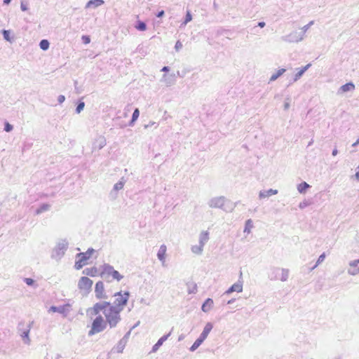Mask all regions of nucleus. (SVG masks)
I'll use <instances>...</instances> for the list:
<instances>
[{
	"instance_id": "nucleus-59",
	"label": "nucleus",
	"mask_w": 359,
	"mask_h": 359,
	"mask_svg": "<svg viewBox=\"0 0 359 359\" xmlns=\"http://www.w3.org/2000/svg\"><path fill=\"white\" fill-rule=\"evenodd\" d=\"M265 22H258V26L261 28H263L264 26H265Z\"/></svg>"
},
{
	"instance_id": "nucleus-20",
	"label": "nucleus",
	"mask_w": 359,
	"mask_h": 359,
	"mask_svg": "<svg viewBox=\"0 0 359 359\" xmlns=\"http://www.w3.org/2000/svg\"><path fill=\"white\" fill-rule=\"evenodd\" d=\"M106 145V139L103 136L98 137L94 144H93V149L97 148L98 149H102Z\"/></svg>"
},
{
	"instance_id": "nucleus-28",
	"label": "nucleus",
	"mask_w": 359,
	"mask_h": 359,
	"mask_svg": "<svg viewBox=\"0 0 359 359\" xmlns=\"http://www.w3.org/2000/svg\"><path fill=\"white\" fill-rule=\"evenodd\" d=\"M310 187V185L306 182H303L298 184L297 190L299 193L304 194L306 192V189Z\"/></svg>"
},
{
	"instance_id": "nucleus-37",
	"label": "nucleus",
	"mask_w": 359,
	"mask_h": 359,
	"mask_svg": "<svg viewBox=\"0 0 359 359\" xmlns=\"http://www.w3.org/2000/svg\"><path fill=\"white\" fill-rule=\"evenodd\" d=\"M49 45H50V43H49L48 41L46 39H43L39 43V46H40L41 49H42L43 50H48L49 48Z\"/></svg>"
},
{
	"instance_id": "nucleus-14",
	"label": "nucleus",
	"mask_w": 359,
	"mask_h": 359,
	"mask_svg": "<svg viewBox=\"0 0 359 359\" xmlns=\"http://www.w3.org/2000/svg\"><path fill=\"white\" fill-rule=\"evenodd\" d=\"M69 307L70 305L69 304L59 306H52L50 307L49 311L57 312L66 316L69 312Z\"/></svg>"
},
{
	"instance_id": "nucleus-48",
	"label": "nucleus",
	"mask_w": 359,
	"mask_h": 359,
	"mask_svg": "<svg viewBox=\"0 0 359 359\" xmlns=\"http://www.w3.org/2000/svg\"><path fill=\"white\" fill-rule=\"evenodd\" d=\"M155 126L156 128L158 127V124L154 122V121H150L148 124H146L144 125V128L147 129L149 127H151V126Z\"/></svg>"
},
{
	"instance_id": "nucleus-9",
	"label": "nucleus",
	"mask_w": 359,
	"mask_h": 359,
	"mask_svg": "<svg viewBox=\"0 0 359 359\" xmlns=\"http://www.w3.org/2000/svg\"><path fill=\"white\" fill-rule=\"evenodd\" d=\"M228 200L224 196L214 197L208 201V205L212 208H221L225 211H228V210L224 208L225 203Z\"/></svg>"
},
{
	"instance_id": "nucleus-19",
	"label": "nucleus",
	"mask_w": 359,
	"mask_h": 359,
	"mask_svg": "<svg viewBox=\"0 0 359 359\" xmlns=\"http://www.w3.org/2000/svg\"><path fill=\"white\" fill-rule=\"evenodd\" d=\"M166 250H167L166 245L163 244L160 246L159 250L157 253L158 259L162 262L163 265L165 263Z\"/></svg>"
},
{
	"instance_id": "nucleus-40",
	"label": "nucleus",
	"mask_w": 359,
	"mask_h": 359,
	"mask_svg": "<svg viewBox=\"0 0 359 359\" xmlns=\"http://www.w3.org/2000/svg\"><path fill=\"white\" fill-rule=\"evenodd\" d=\"M2 34H3L4 39L6 41L11 42V39L10 37V31L9 30L4 29L2 31Z\"/></svg>"
},
{
	"instance_id": "nucleus-26",
	"label": "nucleus",
	"mask_w": 359,
	"mask_h": 359,
	"mask_svg": "<svg viewBox=\"0 0 359 359\" xmlns=\"http://www.w3.org/2000/svg\"><path fill=\"white\" fill-rule=\"evenodd\" d=\"M311 64H308L305 67H304L302 69L299 70L294 75V81H297V80H299L302 76V75L304 74V72L311 67Z\"/></svg>"
},
{
	"instance_id": "nucleus-52",
	"label": "nucleus",
	"mask_w": 359,
	"mask_h": 359,
	"mask_svg": "<svg viewBox=\"0 0 359 359\" xmlns=\"http://www.w3.org/2000/svg\"><path fill=\"white\" fill-rule=\"evenodd\" d=\"M170 335V333H168V334H165V335H163V337H161L159 340L161 341L163 343L167 340V339L169 337V336Z\"/></svg>"
},
{
	"instance_id": "nucleus-44",
	"label": "nucleus",
	"mask_w": 359,
	"mask_h": 359,
	"mask_svg": "<svg viewBox=\"0 0 359 359\" xmlns=\"http://www.w3.org/2000/svg\"><path fill=\"white\" fill-rule=\"evenodd\" d=\"M13 129V126L10 124L8 121H6L4 123V130L7 133H9L11 131H12Z\"/></svg>"
},
{
	"instance_id": "nucleus-47",
	"label": "nucleus",
	"mask_w": 359,
	"mask_h": 359,
	"mask_svg": "<svg viewBox=\"0 0 359 359\" xmlns=\"http://www.w3.org/2000/svg\"><path fill=\"white\" fill-rule=\"evenodd\" d=\"M24 281L28 285H33L34 283V280L32 278H25L24 279Z\"/></svg>"
},
{
	"instance_id": "nucleus-23",
	"label": "nucleus",
	"mask_w": 359,
	"mask_h": 359,
	"mask_svg": "<svg viewBox=\"0 0 359 359\" xmlns=\"http://www.w3.org/2000/svg\"><path fill=\"white\" fill-rule=\"evenodd\" d=\"M355 89V85L352 82L347 83L339 88V93H346L353 91Z\"/></svg>"
},
{
	"instance_id": "nucleus-12",
	"label": "nucleus",
	"mask_w": 359,
	"mask_h": 359,
	"mask_svg": "<svg viewBox=\"0 0 359 359\" xmlns=\"http://www.w3.org/2000/svg\"><path fill=\"white\" fill-rule=\"evenodd\" d=\"M95 294L97 299H106L107 297L104 292V283L102 281H98L95 284Z\"/></svg>"
},
{
	"instance_id": "nucleus-24",
	"label": "nucleus",
	"mask_w": 359,
	"mask_h": 359,
	"mask_svg": "<svg viewBox=\"0 0 359 359\" xmlns=\"http://www.w3.org/2000/svg\"><path fill=\"white\" fill-rule=\"evenodd\" d=\"M209 240V233L208 231H202L199 235V245L204 247Z\"/></svg>"
},
{
	"instance_id": "nucleus-17",
	"label": "nucleus",
	"mask_w": 359,
	"mask_h": 359,
	"mask_svg": "<svg viewBox=\"0 0 359 359\" xmlns=\"http://www.w3.org/2000/svg\"><path fill=\"white\" fill-rule=\"evenodd\" d=\"M175 74H164L161 79V81L165 83L167 86H171L175 83Z\"/></svg>"
},
{
	"instance_id": "nucleus-27",
	"label": "nucleus",
	"mask_w": 359,
	"mask_h": 359,
	"mask_svg": "<svg viewBox=\"0 0 359 359\" xmlns=\"http://www.w3.org/2000/svg\"><path fill=\"white\" fill-rule=\"evenodd\" d=\"M97 268L95 267H92V268H86L83 271V273L86 275V276H95L97 273Z\"/></svg>"
},
{
	"instance_id": "nucleus-16",
	"label": "nucleus",
	"mask_w": 359,
	"mask_h": 359,
	"mask_svg": "<svg viewBox=\"0 0 359 359\" xmlns=\"http://www.w3.org/2000/svg\"><path fill=\"white\" fill-rule=\"evenodd\" d=\"M243 291V282L238 280V282L233 284L225 292L224 294H229L233 292H241Z\"/></svg>"
},
{
	"instance_id": "nucleus-64",
	"label": "nucleus",
	"mask_w": 359,
	"mask_h": 359,
	"mask_svg": "<svg viewBox=\"0 0 359 359\" xmlns=\"http://www.w3.org/2000/svg\"><path fill=\"white\" fill-rule=\"evenodd\" d=\"M32 324H33V321H32V322H31V323L27 325V328H29V330H30V329H31V327H32Z\"/></svg>"
},
{
	"instance_id": "nucleus-34",
	"label": "nucleus",
	"mask_w": 359,
	"mask_h": 359,
	"mask_svg": "<svg viewBox=\"0 0 359 359\" xmlns=\"http://www.w3.org/2000/svg\"><path fill=\"white\" fill-rule=\"evenodd\" d=\"M252 228H253L252 221V219H249L245 222L244 232L250 233L251 231V229Z\"/></svg>"
},
{
	"instance_id": "nucleus-54",
	"label": "nucleus",
	"mask_w": 359,
	"mask_h": 359,
	"mask_svg": "<svg viewBox=\"0 0 359 359\" xmlns=\"http://www.w3.org/2000/svg\"><path fill=\"white\" fill-rule=\"evenodd\" d=\"M355 177L359 182V165L356 168V172L355 174Z\"/></svg>"
},
{
	"instance_id": "nucleus-61",
	"label": "nucleus",
	"mask_w": 359,
	"mask_h": 359,
	"mask_svg": "<svg viewBox=\"0 0 359 359\" xmlns=\"http://www.w3.org/2000/svg\"><path fill=\"white\" fill-rule=\"evenodd\" d=\"M11 0H4V4H9L11 3Z\"/></svg>"
},
{
	"instance_id": "nucleus-45",
	"label": "nucleus",
	"mask_w": 359,
	"mask_h": 359,
	"mask_svg": "<svg viewBox=\"0 0 359 359\" xmlns=\"http://www.w3.org/2000/svg\"><path fill=\"white\" fill-rule=\"evenodd\" d=\"M162 344L163 342L158 339V341L153 346L152 351L156 352L160 348V346H162Z\"/></svg>"
},
{
	"instance_id": "nucleus-18",
	"label": "nucleus",
	"mask_w": 359,
	"mask_h": 359,
	"mask_svg": "<svg viewBox=\"0 0 359 359\" xmlns=\"http://www.w3.org/2000/svg\"><path fill=\"white\" fill-rule=\"evenodd\" d=\"M277 194H278V190L277 189H268V190H262L259 193V198L260 199H262V198H265L269 197V196H271L272 195H276Z\"/></svg>"
},
{
	"instance_id": "nucleus-29",
	"label": "nucleus",
	"mask_w": 359,
	"mask_h": 359,
	"mask_svg": "<svg viewBox=\"0 0 359 359\" xmlns=\"http://www.w3.org/2000/svg\"><path fill=\"white\" fill-rule=\"evenodd\" d=\"M77 260L75 262L74 267L76 269H81L86 264V261H85V258L76 257Z\"/></svg>"
},
{
	"instance_id": "nucleus-53",
	"label": "nucleus",
	"mask_w": 359,
	"mask_h": 359,
	"mask_svg": "<svg viewBox=\"0 0 359 359\" xmlns=\"http://www.w3.org/2000/svg\"><path fill=\"white\" fill-rule=\"evenodd\" d=\"M182 47V44L181 43V42H180V41H177V43H176V44H175V49H176L177 50H179L180 48H181Z\"/></svg>"
},
{
	"instance_id": "nucleus-7",
	"label": "nucleus",
	"mask_w": 359,
	"mask_h": 359,
	"mask_svg": "<svg viewBox=\"0 0 359 359\" xmlns=\"http://www.w3.org/2000/svg\"><path fill=\"white\" fill-rule=\"evenodd\" d=\"M106 327V323H104L103 318L98 316L93 320L91 330L89 331L88 334L93 335L95 333L102 332Z\"/></svg>"
},
{
	"instance_id": "nucleus-21",
	"label": "nucleus",
	"mask_w": 359,
	"mask_h": 359,
	"mask_svg": "<svg viewBox=\"0 0 359 359\" xmlns=\"http://www.w3.org/2000/svg\"><path fill=\"white\" fill-rule=\"evenodd\" d=\"M103 0H90L86 4L85 8H96L100 6H102L104 4Z\"/></svg>"
},
{
	"instance_id": "nucleus-10",
	"label": "nucleus",
	"mask_w": 359,
	"mask_h": 359,
	"mask_svg": "<svg viewBox=\"0 0 359 359\" xmlns=\"http://www.w3.org/2000/svg\"><path fill=\"white\" fill-rule=\"evenodd\" d=\"M304 39V32L294 31L290 34L283 36L282 39L290 43H298Z\"/></svg>"
},
{
	"instance_id": "nucleus-57",
	"label": "nucleus",
	"mask_w": 359,
	"mask_h": 359,
	"mask_svg": "<svg viewBox=\"0 0 359 359\" xmlns=\"http://www.w3.org/2000/svg\"><path fill=\"white\" fill-rule=\"evenodd\" d=\"M169 70H170V68H169V67H168V66H165V67H163L162 68V69H161V71H162V72H168Z\"/></svg>"
},
{
	"instance_id": "nucleus-50",
	"label": "nucleus",
	"mask_w": 359,
	"mask_h": 359,
	"mask_svg": "<svg viewBox=\"0 0 359 359\" xmlns=\"http://www.w3.org/2000/svg\"><path fill=\"white\" fill-rule=\"evenodd\" d=\"M82 40L85 44L89 43L90 41V37L88 36H83Z\"/></svg>"
},
{
	"instance_id": "nucleus-32",
	"label": "nucleus",
	"mask_w": 359,
	"mask_h": 359,
	"mask_svg": "<svg viewBox=\"0 0 359 359\" xmlns=\"http://www.w3.org/2000/svg\"><path fill=\"white\" fill-rule=\"evenodd\" d=\"M203 251V247L201 245H193L191 247V252L196 255H201Z\"/></svg>"
},
{
	"instance_id": "nucleus-63",
	"label": "nucleus",
	"mask_w": 359,
	"mask_h": 359,
	"mask_svg": "<svg viewBox=\"0 0 359 359\" xmlns=\"http://www.w3.org/2000/svg\"><path fill=\"white\" fill-rule=\"evenodd\" d=\"M359 144V138L358 139V140L353 144V147L358 145Z\"/></svg>"
},
{
	"instance_id": "nucleus-60",
	"label": "nucleus",
	"mask_w": 359,
	"mask_h": 359,
	"mask_svg": "<svg viewBox=\"0 0 359 359\" xmlns=\"http://www.w3.org/2000/svg\"><path fill=\"white\" fill-rule=\"evenodd\" d=\"M235 301V299H230L228 301L227 304H233Z\"/></svg>"
},
{
	"instance_id": "nucleus-55",
	"label": "nucleus",
	"mask_w": 359,
	"mask_h": 359,
	"mask_svg": "<svg viewBox=\"0 0 359 359\" xmlns=\"http://www.w3.org/2000/svg\"><path fill=\"white\" fill-rule=\"evenodd\" d=\"M290 108V102H285L284 104V109L287 110Z\"/></svg>"
},
{
	"instance_id": "nucleus-62",
	"label": "nucleus",
	"mask_w": 359,
	"mask_h": 359,
	"mask_svg": "<svg viewBox=\"0 0 359 359\" xmlns=\"http://www.w3.org/2000/svg\"><path fill=\"white\" fill-rule=\"evenodd\" d=\"M130 330L129 332H128L126 333V334L124 336V337H123V338H124V339H125L126 338H127V337L130 335Z\"/></svg>"
},
{
	"instance_id": "nucleus-31",
	"label": "nucleus",
	"mask_w": 359,
	"mask_h": 359,
	"mask_svg": "<svg viewBox=\"0 0 359 359\" xmlns=\"http://www.w3.org/2000/svg\"><path fill=\"white\" fill-rule=\"evenodd\" d=\"M126 340H124V338L121 339L118 341V343L116 347V351L118 353H122L124 349V347L126 346Z\"/></svg>"
},
{
	"instance_id": "nucleus-46",
	"label": "nucleus",
	"mask_w": 359,
	"mask_h": 359,
	"mask_svg": "<svg viewBox=\"0 0 359 359\" xmlns=\"http://www.w3.org/2000/svg\"><path fill=\"white\" fill-rule=\"evenodd\" d=\"M191 20H192V15H191L190 11H188L187 12V14H186V16H185V20H184V24L187 25Z\"/></svg>"
},
{
	"instance_id": "nucleus-41",
	"label": "nucleus",
	"mask_w": 359,
	"mask_h": 359,
	"mask_svg": "<svg viewBox=\"0 0 359 359\" xmlns=\"http://www.w3.org/2000/svg\"><path fill=\"white\" fill-rule=\"evenodd\" d=\"M314 24V21L311 20L310 21L307 25H304L301 28V31L304 32V35L305 36L306 32L307 30L311 27V25Z\"/></svg>"
},
{
	"instance_id": "nucleus-6",
	"label": "nucleus",
	"mask_w": 359,
	"mask_h": 359,
	"mask_svg": "<svg viewBox=\"0 0 359 359\" xmlns=\"http://www.w3.org/2000/svg\"><path fill=\"white\" fill-rule=\"evenodd\" d=\"M271 273L269 276L271 280L280 279L281 281L285 282L288 279L289 270L287 269H280L274 267L271 269Z\"/></svg>"
},
{
	"instance_id": "nucleus-33",
	"label": "nucleus",
	"mask_w": 359,
	"mask_h": 359,
	"mask_svg": "<svg viewBox=\"0 0 359 359\" xmlns=\"http://www.w3.org/2000/svg\"><path fill=\"white\" fill-rule=\"evenodd\" d=\"M135 27L139 31H145L147 29V25L143 21L138 20Z\"/></svg>"
},
{
	"instance_id": "nucleus-39",
	"label": "nucleus",
	"mask_w": 359,
	"mask_h": 359,
	"mask_svg": "<svg viewBox=\"0 0 359 359\" xmlns=\"http://www.w3.org/2000/svg\"><path fill=\"white\" fill-rule=\"evenodd\" d=\"M124 184H125L124 181L121 180V181L118 182L114 186V191H117L121 190L123 188Z\"/></svg>"
},
{
	"instance_id": "nucleus-11",
	"label": "nucleus",
	"mask_w": 359,
	"mask_h": 359,
	"mask_svg": "<svg viewBox=\"0 0 359 359\" xmlns=\"http://www.w3.org/2000/svg\"><path fill=\"white\" fill-rule=\"evenodd\" d=\"M111 303L109 302H101L96 303L92 309V314L97 315L100 311L104 312V310H107L108 307L110 306Z\"/></svg>"
},
{
	"instance_id": "nucleus-25",
	"label": "nucleus",
	"mask_w": 359,
	"mask_h": 359,
	"mask_svg": "<svg viewBox=\"0 0 359 359\" xmlns=\"http://www.w3.org/2000/svg\"><path fill=\"white\" fill-rule=\"evenodd\" d=\"M95 252V250L93 248H89L86 252H80L76 255V257L85 258V261H87L90 259L93 253Z\"/></svg>"
},
{
	"instance_id": "nucleus-43",
	"label": "nucleus",
	"mask_w": 359,
	"mask_h": 359,
	"mask_svg": "<svg viewBox=\"0 0 359 359\" xmlns=\"http://www.w3.org/2000/svg\"><path fill=\"white\" fill-rule=\"evenodd\" d=\"M84 107H85V103L83 102L80 101L76 106V112L77 114L81 113V111L83 109Z\"/></svg>"
},
{
	"instance_id": "nucleus-58",
	"label": "nucleus",
	"mask_w": 359,
	"mask_h": 359,
	"mask_svg": "<svg viewBox=\"0 0 359 359\" xmlns=\"http://www.w3.org/2000/svg\"><path fill=\"white\" fill-rule=\"evenodd\" d=\"M337 154H338V150H337V148H334V149L332 150V156H337Z\"/></svg>"
},
{
	"instance_id": "nucleus-8",
	"label": "nucleus",
	"mask_w": 359,
	"mask_h": 359,
	"mask_svg": "<svg viewBox=\"0 0 359 359\" xmlns=\"http://www.w3.org/2000/svg\"><path fill=\"white\" fill-rule=\"evenodd\" d=\"M93 280L86 276L81 277L78 282V287L86 295L91 290Z\"/></svg>"
},
{
	"instance_id": "nucleus-13",
	"label": "nucleus",
	"mask_w": 359,
	"mask_h": 359,
	"mask_svg": "<svg viewBox=\"0 0 359 359\" xmlns=\"http://www.w3.org/2000/svg\"><path fill=\"white\" fill-rule=\"evenodd\" d=\"M349 268L348 269V273L351 276H355L359 273V259L351 261L348 263Z\"/></svg>"
},
{
	"instance_id": "nucleus-5",
	"label": "nucleus",
	"mask_w": 359,
	"mask_h": 359,
	"mask_svg": "<svg viewBox=\"0 0 359 359\" xmlns=\"http://www.w3.org/2000/svg\"><path fill=\"white\" fill-rule=\"evenodd\" d=\"M213 327V325L211 323H207L205 327L203 328V330L199 337L194 341V343L192 344V346L190 348L191 351H196L201 344L205 340L207 337L208 336L209 333L212 330Z\"/></svg>"
},
{
	"instance_id": "nucleus-49",
	"label": "nucleus",
	"mask_w": 359,
	"mask_h": 359,
	"mask_svg": "<svg viewBox=\"0 0 359 359\" xmlns=\"http://www.w3.org/2000/svg\"><path fill=\"white\" fill-rule=\"evenodd\" d=\"M20 8L22 11H26L28 10L27 4L21 2L20 4Z\"/></svg>"
},
{
	"instance_id": "nucleus-56",
	"label": "nucleus",
	"mask_w": 359,
	"mask_h": 359,
	"mask_svg": "<svg viewBox=\"0 0 359 359\" xmlns=\"http://www.w3.org/2000/svg\"><path fill=\"white\" fill-rule=\"evenodd\" d=\"M164 14H165L164 11H159L158 13L157 17L158 18H161V17H163L164 15Z\"/></svg>"
},
{
	"instance_id": "nucleus-2",
	"label": "nucleus",
	"mask_w": 359,
	"mask_h": 359,
	"mask_svg": "<svg viewBox=\"0 0 359 359\" xmlns=\"http://www.w3.org/2000/svg\"><path fill=\"white\" fill-rule=\"evenodd\" d=\"M100 276L107 282L111 281V280L109 279L110 276L112 277V279L116 280L117 281H120L123 278L118 271L115 270L114 268L109 264H104L102 266Z\"/></svg>"
},
{
	"instance_id": "nucleus-4",
	"label": "nucleus",
	"mask_w": 359,
	"mask_h": 359,
	"mask_svg": "<svg viewBox=\"0 0 359 359\" xmlns=\"http://www.w3.org/2000/svg\"><path fill=\"white\" fill-rule=\"evenodd\" d=\"M114 297H116L114 304H111V306L116 307V309L119 311H123L124 306H126L128 302V299L130 297V292L126 291L121 294V292H118L114 294Z\"/></svg>"
},
{
	"instance_id": "nucleus-15",
	"label": "nucleus",
	"mask_w": 359,
	"mask_h": 359,
	"mask_svg": "<svg viewBox=\"0 0 359 359\" xmlns=\"http://www.w3.org/2000/svg\"><path fill=\"white\" fill-rule=\"evenodd\" d=\"M22 326H24V323L20 322L18 324V332H20V336L24 341V343L26 344H29V343H30V339L29 337V332H30L29 328H27L25 330L21 332V327H22Z\"/></svg>"
},
{
	"instance_id": "nucleus-51",
	"label": "nucleus",
	"mask_w": 359,
	"mask_h": 359,
	"mask_svg": "<svg viewBox=\"0 0 359 359\" xmlns=\"http://www.w3.org/2000/svg\"><path fill=\"white\" fill-rule=\"evenodd\" d=\"M65 100V97L62 95H60L58 96L57 97V101L60 104H62V102H64Z\"/></svg>"
},
{
	"instance_id": "nucleus-1",
	"label": "nucleus",
	"mask_w": 359,
	"mask_h": 359,
	"mask_svg": "<svg viewBox=\"0 0 359 359\" xmlns=\"http://www.w3.org/2000/svg\"><path fill=\"white\" fill-rule=\"evenodd\" d=\"M122 311H119L116 307L111 306L108 307L107 310H104V314L106 318L107 323L109 325L110 327H115L121 320L120 313Z\"/></svg>"
},
{
	"instance_id": "nucleus-30",
	"label": "nucleus",
	"mask_w": 359,
	"mask_h": 359,
	"mask_svg": "<svg viewBox=\"0 0 359 359\" xmlns=\"http://www.w3.org/2000/svg\"><path fill=\"white\" fill-rule=\"evenodd\" d=\"M285 72H286V69L284 68H281V69H278L276 74H273L271 76L270 81H276L278 78H279L281 75H283Z\"/></svg>"
},
{
	"instance_id": "nucleus-36",
	"label": "nucleus",
	"mask_w": 359,
	"mask_h": 359,
	"mask_svg": "<svg viewBox=\"0 0 359 359\" xmlns=\"http://www.w3.org/2000/svg\"><path fill=\"white\" fill-rule=\"evenodd\" d=\"M139 115H140V111L137 108H136L133 113V115H132V118L130 121V123H129V126H133V123L135 121H136V120L139 117Z\"/></svg>"
},
{
	"instance_id": "nucleus-35",
	"label": "nucleus",
	"mask_w": 359,
	"mask_h": 359,
	"mask_svg": "<svg viewBox=\"0 0 359 359\" xmlns=\"http://www.w3.org/2000/svg\"><path fill=\"white\" fill-rule=\"evenodd\" d=\"M50 205L48 204H42L36 211L37 215H39L45 211H47L50 209Z\"/></svg>"
},
{
	"instance_id": "nucleus-22",
	"label": "nucleus",
	"mask_w": 359,
	"mask_h": 359,
	"mask_svg": "<svg viewBox=\"0 0 359 359\" xmlns=\"http://www.w3.org/2000/svg\"><path fill=\"white\" fill-rule=\"evenodd\" d=\"M213 300L210 298H208L202 305V311L205 313L210 311L213 306Z\"/></svg>"
},
{
	"instance_id": "nucleus-38",
	"label": "nucleus",
	"mask_w": 359,
	"mask_h": 359,
	"mask_svg": "<svg viewBox=\"0 0 359 359\" xmlns=\"http://www.w3.org/2000/svg\"><path fill=\"white\" fill-rule=\"evenodd\" d=\"M325 258V254L323 252L322 255H320L316 262V264L311 268V270H313L315 268H316L319 264H320L322 262H324Z\"/></svg>"
},
{
	"instance_id": "nucleus-3",
	"label": "nucleus",
	"mask_w": 359,
	"mask_h": 359,
	"mask_svg": "<svg viewBox=\"0 0 359 359\" xmlns=\"http://www.w3.org/2000/svg\"><path fill=\"white\" fill-rule=\"evenodd\" d=\"M67 248L68 242L65 239L59 241L52 251L51 257L57 261L60 260L65 255Z\"/></svg>"
},
{
	"instance_id": "nucleus-42",
	"label": "nucleus",
	"mask_w": 359,
	"mask_h": 359,
	"mask_svg": "<svg viewBox=\"0 0 359 359\" xmlns=\"http://www.w3.org/2000/svg\"><path fill=\"white\" fill-rule=\"evenodd\" d=\"M197 292V285L196 283H193L192 286L190 285L188 287L189 294H195Z\"/></svg>"
}]
</instances>
